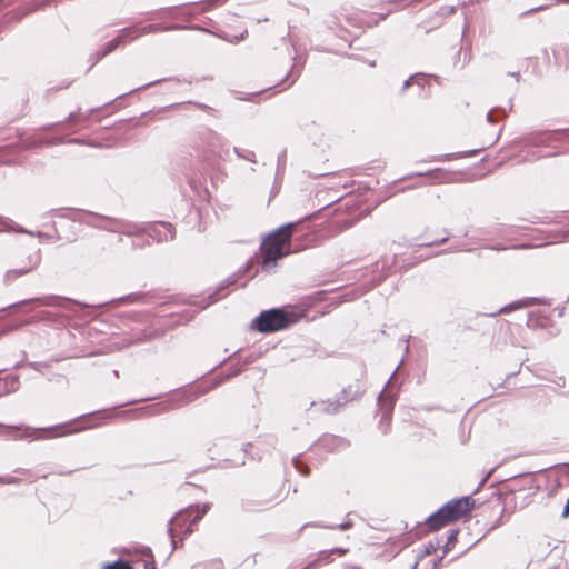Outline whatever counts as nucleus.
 <instances>
[{"mask_svg":"<svg viewBox=\"0 0 569 569\" xmlns=\"http://www.w3.org/2000/svg\"><path fill=\"white\" fill-rule=\"evenodd\" d=\"M292 320L289 313L279 309L263 311L254 321L261 332H272L286 328Z\"/></svg>","mask_w":569,"mask_h":569,"instance_id":"obj_3","label":"nucleus"},{"mask_svg":"<svg viewBox=\"0 0 569 569\" xmlns=\"http://www.w3.org/2000/svg\"><path fill=\"white\" fill-rule=\"evenodd\" d=\"M193 569H224V562L221 558H213L204 562L193 565Z\"/></svg>","mask_w":569,"mask_h":569,"instance_id":"obj_11","label":"nucleus"},{"mask_svg":"<svg viewBox=\"0 0 569 569\" xmlns=\"http://www.w3.org/2000/svg\"><path fill=\"white\" fill-rule=\"evenodd\" d=\"M451 523L455 522L450 519L443 507L432 513L426 521V525L430 531H438Z\"/></svg>","mask_w":569,"mask_h":569,"instance_id":"obj_7","label":"nucleus"},{"mask_svg":"<svg viewBox=\"0 0 569 569\" xmlns=\"http://www.w3.org/2000/svg\"><path fill=\"white\" fill-rule=\"evenodd\" d=\"M332 552L338 553L339 556H343L348 552V549L338 548L332 550Z\"/></svg>","mask_w":569,"mask_h":569,"instance_id":"obj_14","label":"nucleus"},{"mask_svg":"<svg viewBox=\"0 0 569 569\" xmlns=\"http://www.w3.org/2000/svg\"><path fill=\"white\" fill-rule=\"evenodd\" d=\"M208 506H191L174 516L170 522L169 532L173 545L177 539L182 541L183 537L193 532V527L207 513Z\"/></svg>","mask_w":569,"mask_h":569,"instance_id":"obj_2","label":"nucleus"},{"mask_svg":"<svg viewBox=\"0 0 569 569\" xmlns=\"http://www.w3.org/2000/svg\"><path fill=\"white\" fill-rule=\"evenodd\" d=\"M339 408H340V403L339 402H337V401H329L327 405L323 403V408L321 410L327 412V413H336V412H338Z\"/></svg>","mask_w":569,"mask_h":569,"instance_id":"obj_13","label":"nucleus"},{"mask_svg":"<svg viewBox=\"0 0 569 569\" xmlns=\"http://www.w3.org/2000/svg\"><path fill=\"white\" fill-rule=\"evenodd\" d=\"M36 263L37 262H33L30 266L24 267V268H20V269L8 270L6 272V274H4V281L7 283H9V282H12L13 280H16L18 277L27 274L28 272H30L34 268Z\"/></svg>","mask_w":569,"mask_h":569,"instance_id":"obj_9","label":"nucleus"},{"mask_svg":"<svg viewBox=\"0 0 569 569\" xmlns=\"http://www.w3.org/2000/svg\"><path fill=\"white\" fill-rule=\"evenodd\" d=\"M455 538V533L451 535V537L449 538V540H453Z\"/></svg>","mask_w":569,"mask_h":569,"instance_id":"obj_18","label":"nucleus"},{"mask_svg":"<svg viewBox=\"0 0 569 569\" xmlns=\"http://www.w3.org/2000/svg\"><path fill=\"white\" fill-rule=\"evenodd\" d=\"M451 523L455 522L450 519L443 507L432 513L426 521V525L430 531H438Z\"/></svg>","mask_w":569,"mask_h":569,"instance_id":"obj_6","label":"nucleus"},{"mask_svg":"<svg viewBox=\"0 0 569 569\" xmlns=\"http://www.w3.org/2000/svg\"><path fill=\"white\" fill-rule=\"evenodd\" d=\"M103 569H133L132 566L123 560H117L112 563H107L103 566Z\"/></svg>","mask_w":569,"mask_h":569,"instance_id":"obj_12","label":"nucleus"},{"mask_svg":"<svg viewBox=\"0 0 569 569\" xmlns=\"http://www.w3.org/2000/svg\"><path fill=\"white\" fill-rule=\"evenodd\" d=\"M293 227V223L286 224L263 240L261 251L264 267H269L270 264L276 266L278 259L290 253V240Z\"/></svg>","mask_w":569,"mask_h":569,"instance_id":"obj_1","label":"nucleus"},{"mask_svg":"<svg viewBox=\"0 0 569 569\" xmlns=\"http://www.w3.org/2000/svg\"><path fill=\"white\" fill-rule=\"evenodd\" d=\"M138 36H139V33H138V31L136 29H132V28L123 29L121 31V33L116 39H113L112 41H110L107 44V51L104 52V54L113 51L126 39H134Z\"/></svg>","mask_w":569,"mask_h":569,"instance_id":"obj_8","label":"nucleus"},{"mask_svg":"<svg viewBox=\"0 0 569 569\" xmlns=\"http://www.w3.org/2000/svg\"><path fill=\"white\" fill-rule=\"evenodd\" d=\"M515 308L513 306H510V307H505L500 310V312H507L508 310Z\"/></svg>","mask_w":569,"mask_h":569,"instance_id":"obj_17","label":"nucleus"},{"mask_svg":"<svg viewBox=\"0 0 569 569\" xmlns=\"http://www.w3.org/2000/svg\"><path fill=\"white\" fill-rule=\"evenodd\" d=\"M6 382H2L0 381V396L3 395L7 390H6Z\"/></svg>","mask_w":569,"mask_h":569,"instance_id":"obj_16","label":"nucleus"},{"mask_svg":"<svg viewBox=\"0 0 569 569\" xmlns=\"http://www.w3.org/2000/svg\"><path fill=\"white\" fill-rule=\"evenodd\" d=\"M476 501L471 496L461 497L448 501L442 507L453 522L469 517L471 510L475 508Z\"/></svg>","mask_w":569,"mask_h":569,"instance_id":"obj_4","label":"nucleus"},{"mask_svg":"<svg viewBox=\"0 0 569 569\" xmlns=\"http://www.w3.org/2000/svg\"><path fill=\"white\" fill-rule=\"evenodd\" d=\"M351 527H352V522H350V521H348V522H345V523L340 525V528H341L342 530H347V529H349V528H351Z\"/></svg>","mask_w":569,"mask_h":569,"instance_id":"obj_15","label":"nucleus"},{"mask_svg":"<svg viewBox=\"0 0 569 569\" xmlns=\"http://www.w3.org/2000/svg\"><path fill=\"white\" fill-rule=\"evenodd\" d=\"M438 551V545L429 542L425 545L417 556L416 567L423 562V560Z\"/></svg>","mask_w":569,"mask_h":569,"instance_id":"obj_10","label":"nucleus"},{"mask_svg":"<svg viewBox=\"0 0 569 569\" xmlns=\"http://www.w3.org/2000/svg\"><path fill=\"white\" fill-rule=\"evenodd\" d=\"M47 432H49V430L33 429L28 426L0 425V436H9L14 440L26 439V438L39 439V438H43L44 437L43 435Z\"/></svg>","mask_w":569,"mask_h":569,"instance_id":"obj_5","label":"nucleus"}]
</instances>
